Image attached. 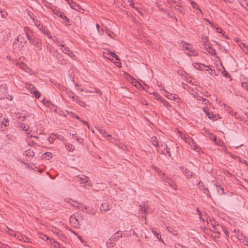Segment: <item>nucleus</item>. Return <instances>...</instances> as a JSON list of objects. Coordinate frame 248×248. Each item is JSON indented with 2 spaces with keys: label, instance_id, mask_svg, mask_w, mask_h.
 Listing matches in <instances>:
<instances>
[{
  "label": "nucleus",
  "instance_id": "nucleus-20",
  "mask_svg": "<svg viewBox=\"0 0 248 248\" xmlns=\"http://www.w3.org/2000/svg\"><path fill=\"white\" fill-rule=\"evenodd\" d=\"M43 158H45L46 160H49L50 158H52V154L50 152H46L42 155Z\"/></svg>",
  "mask_w": 248,
  "mask_h": 248
},
{
  "label": "nucleus",
  "instance_id": "nucleus-30",
  "mask_svg": "<svg viewBox=\"0 0 248 248\" xmlns=\"http://www.w3.org/2000/svg\"><path fill=\"white\" fill-rule=\"evenodd\" d=\"M106 33L111 38H113V39H114L115 37L116 36V34L114 32H113L110 31H108V30L106 31Z\"/></svg>",
  "mask_w": 248,
  "mask_h": 248
},
{
  "label": "nucleus",
  "instance_id": "nucleus-9",
  "mask_svg": "<svg viewBox=\"0 0 248 248\" xmlns=\"http://www.w3.org/2000/svg\"><path fill=\"white\" fill-rule=\"evenodd\" d=\"M77 181H80L81 183H85L88 182L89 178L85 175L78 176L75 178Z\"/></svg>",
  "mask_w": 248,
  "mask_h": 248
},
{
  "label": "nucleus",
  "instance_id": "nucleus-62",
  "mask_svg": "<svg viewBox=\"0 0 248 248\" xmlns=\"http://www.w3.org/2000/svg\"><path fill=\"white\" fill-rule=\"evenodd\" d=\"M210 138H211V139H212L213 140H217L216 137L215 135H214L213 134H211V135L210 136Z\"/></svg>",
  "mask_w": 248,
  "mask_h": 248
},
{
  "label": "nucleus",
  "instance_id": "nucleus-24",
  "mask_svg": "<svg viewBox=\"0 0 248 248\" xmlns=\"http://www.w3.org/2000/svg\"><path fill=\"white\" fill-rule=\"evenodd\" d=\"M207 116L209 119L213 120H217L218 118V115L217 116L216 115L210 112L207 113Z\"/></svg>",
  "mask_w": 248,
  "mask_h": 248
},
{
  "label": "nucleus",
  "instance_id": "nucleus-35",
  "mask_svg": "<svg viewBox=\"0 0 248 248\" xmlns=\"http://www.w3.org/2000/svg\"><path fill=\"white\" fill-rule=\"evenodd\" d=\"M57 138V136L56 135H54L53 136H49L47 140L50 143H52L53 142L54 140Z\"/></svg>",
  "mask_w": 248,
  "mask_h": 248
},
{
  "label": "nucleus",
  "instance_id": "nucleus-42",
  "mask_svg": "<svg viewBox=\"0 0 248 248\" xmlns=\"http://www.w3.org/2000/svg\"><path fill=\"white\" fill-rule=\"evenodd\" d=\"M86 213L89 214H93L94 215L95 214V211L93 210L92 208H89L88 209V210L86 211Z\"/></svg>",
  "mask_w": 248,
  "mask_h": 248
},
{
  "label": "nucleus",
  "instance_id": "nucleus-16",
  "mask_svg": "<svg viewBox=\"0 0 248 248\" xmlns=\"http://www.w3.org/2000/svg\"><path fill=\"white\" fill-rule=\"evenodd\" d=\"M167 183L169 184V185L173 188L174 190L178 189V187L175 183V182L173 180L172 178L170 179H168Z\"/></svg>",
  "mask_w": 248,
  "mask_h": 248
},
{
  "label": "nucleus",
  "instance_id": "nucleus-1",
  "mask_svg": "<svg viewBox=\"0 0 248 248\" xmlns=\"http://www.w3.org/2000/svg\"><path fill=\"white\" fill-rule=\"evenodd\" d=\"M26 38L24 34H20L14 42V49H16L17 50H20L27 42Z\"/></svg>",
  "mask_w": 248,
  "mask_h": 248
},
{
  "label": "nucleus",
  "instance_id": "nucleus-34",
  "mask_svg": "<svg viewBox=\"0 0 248 248\" xmlns=\"http://www.w3.org/2000/svg\"><path fill=\"white\" fill-rule=\"evenodd\" d=\"M208 49H209V50H208V51L211 55L214 56L216 54V51L215 49L212 48V47H211L210 46H208Z\"/></svg>",
  "mask_w": 248,
  "mask_h": 248
},
{
  "label": "nucleus",
  "instance_id": "nucleus-46",
  "mask_svg": "<svg viewBox=\"0 0 248 248\" xmlns=\"http://www.w3.org/2000/svg\"><path fill=\"white\" fill-rule=\"evenodd\" d=\"M222 229L224 232L226 234V235L229 236V232L227 231V228L225 227H222Z\"/></svg>",
  "mask_w": 248,
  "mask_h": 248
},
{
  "label": "nucleus",
  "instance_id": "nucleus-12",
  "mask_svg": "<svg viewBox=\"0 0 248 248\" xmlns=\"http://www.w3.org/2000/svg\"><path fill=\"white\" fill-rule=\"evenodd\" d=\"M215 185L217 188V193L219 195H221L224 194V188L221 186L219 183L216 182Z\"/></svg>",
  "mask_w": 248,
  "mask_h": 248
},
{
  "label": "nucleus",
  "instance_id": "nucleus-2",
  "mask_svg": "<svg viewBox=\"0 0 248 248\" xmlns=\"http://www.w3.org/2000/svg\"><path fill=\"white\" fill-rule=\"evenodd\" d=\"M70 222L73 223L75 227H78L81 224L83 220V217L80 214L77 213L72 215L70 217Z\"/></svg>",
  "mask_w": 248,
  "mask_h": 248
},
{
  "label": "nucleus",
  "instance_id": "nucleus-64",
  "mask_svg": "<svg viewBox=\"0 0 248 248\" xmlns=\"http://www.w3.org/2000/svg\"><path fill=\"white\" fill-rule=\"evenodd\" d=\"M152 166V168L154 170H156V171L157 170H158V167H156L155 166V165H152V166Z\"/></svg>",
  "mask_w": 248,
  "mask_h": 248
},
{
  "label": "nucleus",
  "instance_id": "nucleus-15",
  "mask_svg": "<svg viewBox=\"0 0 248 248\" xmlns=\"http://www.w3.org/2000/svg\"><path fill=\"white\" fill-rule=\"evenodd\" d=\"M185 50L188 51V55L190 56H197L198 55V52L195 50L192 49L191 48L187 47L185 46Z\"/></svg>",
  "mask_w": 248,
  "mask_h": 248
},
{
  "label": "nucleus",
  "instance_id": "nucleus-23",
  "mask_svg": "<svg viewBox=\"0 0 248 248\" xmlns=\"http://www.w3.org/2000/svg\"><path fill=\"white\" fill-rule=\"evenodd\" d=\"M183 136L182 135L181 137L186 142L189 143L192 146V145L191 144V141L192 142V144L194 143L193 141V140L191 138H189V137H186V136H185L184 137H183Z\"/></svg>",
  "mask_w": 248,
  "mask_h": 248
},
{
  "label": "nucleus",
  "instance_id": "nucleus-57",
  "mask_svg": "<svg viewBox=\"0 0 248 248\" xmlns=\"http://www.w3.org/2000/svg\"><path fill=\"white\" fill-rule=\"evenodd\" d=\"M216 31L219 33H222L223 32V30H222V29L219 27H217L216 28Z\"/></svg>",
  "mask_w": 248,
  "mask_h": 248
},
{
  "label": "nucleus",
  "instance_id": "nucleus-29",
  "mask_svg": "<svg viewBox=\"0 0 248 248\" xmlns=\"http://www.w3.org/2000/svg\"><path fill=\"white\" fill-rule=\"evenodd\" d=\"M245 236L240 232V231H237V233H236V237L238 240H239L241 242L243 239H244V237Z\"/></svg>",
  "mask_w": 248,
  "mask_h": 248
},
{
  "label": "nucleus",
  "instance_id": "nucleus-10",
  "mask_svg": "<svg viewBox=\"0 0 248 248\" xmlns=\"http://www.w3.org/2000/svg\"><path fill=\"white\" fill-rule=\"evenodd\" d=\"M110 206L107 202H104L101 204L100 210L101 212H107L110 210Z\"/></svg>",
  "mask_w": 248,
  "mask_h": 248
},
{
  "label": "nucleus",
  "instance_id": "nucleus-39",
  "mask_svg": "<svg viewBox=\"0 0 248 248\" xmlns=\"http://www.w3.org/2000/svg\"><path fill=\"white\" fill-rule=\"evenodd\" d=\"M43 104L47 107H50L51 105H52V104L51 103V102L48 100H44L43 101Z\"/></svg>",
  "mask_w": 248,
  "mask_h": 248
},
{
  "label": "nucleus",
  "instance_id": "nucleus-49",
  "mask_svg": "<svg viewBox=\"0 0 248 248\" xmlns=\"http://www.w3.org/2000/svg\"><path fill=\"white\" fill-rule=\"evenodd\" d=\"M201 100H202V102H203L204 104H207L209 102V101L207 99H206L205 98H203V97L202 96L201 98Z\"/></svg>",
  "mask_w": 248,
  "mask_h": 248
},
{
  "label": "nucleus",
  "instance_id": "nucleus-58",
  "mask_svg": "<svg viewBox=\"0 0 248 248\" xmlns=\"http://www.w3.org/2000/svg\"><path fill=\"white\" fill-rule=\"evenodd\" d=\"M154 232V234L155 235H156V236L157 238L158 239H159V238H161V235H160L159 234H158L157 232Z\"/></svg>",
  "mask_w": 248,
  "mask_h": 248
},
{
  "label": "nucleus",
  "instance_id": "nucleus-61",
  "mask_svg": "<svg viewBox=\"0 0 248 248\" xmlns=\"http://www.w3.org/2000/svg\"><path fill=\"white\" fill-rule=\"evenodd\" d=\"M202 38L203 40V43H206L207 41V38L205 36H202Z\"/></svg>",
  "mask_w": 248,
  "mask_h": 248
},
{
  "label": "nucleus",
  "instance_id": "nucleus-7",
  "mask_svg": "<svg viewBox=\"0 0 248 248\" xmlns=\"http://www.w3.org/2000/svg\"><path fill=\"white\" fill-rule=\"evenodd\" d=\"M192 65L195 68L200 71L203 70V69H205L204 70L206 71L211 69L210 66L204 65L201 63L194 62Z\"/></svg>",
  "mask_w": 248,
  "mask_h": 248
},
{
  "label": "nucleus",
  "instance_id": "nucleus-47",
  "mask_svg": "<svg viewBox=\"0 0 248 248\" xmlns=\"http://www.w3.org/2000/svg\"><path fill=\"white\" fill-rule=\"evenodd\" d=\"M96 28H97L98 33L101 35L102 34V33L103 32V29L102 30V31L100 30V26L98 24H96Z\"/></svg>",
  "mask_w": 248,
  "mask_h": 248
},
{
  "label": "nucleus",
  "instance_id": "nucleus-26",
  "mask_svg": "<svg viewBox=\"0 0 248 248\" xmlns=\"http://www.w3.org/2000/svg\"><path fill=\"white\" fill-rule=\"evenodd\" d=\"M25 155L27 156L32 157L34 155V153L32 150H28L25 152Z\"/></svg>",
  "mask_w": 248,
  "mask_h": 248
},
{
  "label": "nucleus",
  "instance_id": "nucleus-44",
  "mask_svg": "<svg viewBox=\"0 0 248 248\" xmlns=\"http://www.w3.org/2000/svg\"><path fill=\"white\" fill-rule=\"evenodd\" d=\"M21 127L22 128V129L23 130L26 131H27L28 130V128H29V126H26L24 124H21Z\"/></svg>",
  "mask_w": 248,
  "mask_h": 248
},
{
  "label": "nucleus",
  "instance_id": "nucleus-5",
  "mask_svg": "<svg viewBox=\"0 0 248 248\" xmlns=\"http://www.w3.org/2000/svg\"><path fill=\"white\" fill-rule=\"evenodd\" d=\"M53 12L57 16H58L59 17H61L62 19L63 20L64 23L65 24V25L67 26L71 25V24L70 23L69 19L68 17H67L62 12H60L56 9H54L53 10Z\"/></svg>",
  "mask_w": 248,
  "mask_h": 248
},
{
  "label": "nucleus",
  "instance_id": "nucleus-53",
  "mask_svg": "<svg viewBox=\"0 0 248 248\" xmlns=\"http://www.w3.org/2000/svg\"><path fill=\"white\" fill-rule=\"evenodd\" d=\"M165 148L166 149L167 153L168 154L169 156H171V154L170 151V148H168L167 145L166 144H165Z\"/></svg>",
  "mask_w": 248,
  "mask_h": 248
},
{
  "label": "nucleus",
  "instance_id": "nucleus-55",
  "mask_svg": "<svg viewBox=\"0 0 248 248\" xmlns=\"http://www.w3.org/2000/svg\"><path fill=\"white\" fill-rule=\"evenodd\" d=\"M28 15L29 16L30 18L32 19V20H33V18H35V16H33V14H32L30 12H28Z\"/></svg>",
  "mask_w": 248,
  "mask_h": 248
},
{
  "label": "nucleus",
  "instance_id": "nucleus-4",
  "mask_svg": "<svg viewBox=\"0 0 248 248\" xmlns=\"http://www.w3.org/2000/svg\"><path fill=\"white\" fill-rule=\"evenodd\" d=\"M122 233L121 231H118L115 233H114L111 238L109 239V245H108L107 243V246L108 248H112L113 247V244L114 242L116 241L119 238H120L122 236Z\"/></svg>",
  "mask_w": 248,
  "mask_h": 248
},
{
  "label": "nucleus",
  "instance_id": "nucleus-11",
  "mask_svg": "<svg viewBox=\"0 0 248 248\" xmlns=\"http://www.w3.org/2000/svg\"><path fill=\"white\" fill-rule=\"evenodd\" d=\"M2 89H4V91H6L5 87L1 86L0 87V99L6 98L10 100H12L13 99L12 96H10L9 95H8V96H7L6 94H1V93L2 92Z\"/></svg>",
  "mask_w": 248,
  "mask_h": 248
},
{
  "label": "nucleus",
  "instance_id": "nucleus-36",
  "mask_svg": "<svg viewBox=\"0 0 248 248\" xmlns=\"http://www.w3.org/2000/svg\"><path fill=\"white\" fill-rule=\"evenodd\" d=\"M62 51L64 52L66 54H67L68 52H69L70 49L68 47H67L65 45L64 46H62Z\"/></svg>",
  "mask_w": 248,
  "mask_h": 248
},
{
  "label": "nucleus",
  "instance_id": "nucleus-33",
  "mask_svg": "<svg viewBox=\"0 0 248 248\" xmlns=\"http://www.w3.org/2000/svg\"><path fill=\"white\" fill-rule=\"evenodd\" d=\"M65 148L68 151L70 152L73 151L75 149L74 146L72 144H66Z\"/></svg>",
  "mask_w": 248,
  "mask_h": 248
},
{
  "label": "nucleus",
  "instance_id": "nucleus-14",
  "mask_svg": "<svg viewBox=\"0 0 248 248\" xmlns=\"http://www.w3.org/2000/svg\"><path fill=\"white\" fill-rule=\"evenodd\" d=\"M201 183V181H200L198 183V184H197V185L198 186H200V187H201L203 190H206V191H207V193H206V192H205V191H204V193H205L207 196L210 197L209 190L207 188H206L205 186V185H204L203 184V183H202L201 185H200Z\"/></svg>",
  "mask_w": 248,
  "mask_h": 248
},
{
  "label": "nucleus",
  "instance_id": "nucleus-48",
  "mask_svg": "<svg viewBox=\"0 0 248 248\" xmlns=\"http://www.w3.org/2000/svg\"><path fill=\"white\" fill-rule=\"evenodd\" d=\"M33 86H34L31 84L26 83V88L27 89H28L29 90H30V89H31V88H33Z\"/></svg>",
  "mask_w": 248,
  "mask_h": 248
},
{
  "label": "nucleus",
  "instance_id": "nucleus-18",
  "mask_svg": "<svg viewBox=\"0 0 248 248\" xmlns=\"http://www.w3.org/2000/svg\"><path fill=\"white\" fill-rule=\"evenodd\" d=\"M52 53L53 56L55 57L58 60L60 61L62 60V56L58 53L57 50H53Z\"/></svg>",
  "mask_w": 248,
  "mask_h": 248
},
{
  "label": "nucleus",
  "instance_id": "nucleus-38",
  "mask_svg": "<svg viewBox=\"0 0 248 248\" xmlns=\"http://www.w3.org/2000/svg\"><path fill=\"white\" fill-rule=\"evenodd\" d=\"M31 93L33 94L37 98H39L41 96L40 93L36 90V89Z\"/></svg>",
  "mask_w": 248,
  "mask_h": 248
},
{
  "label": "nucleus",
  "instance_id": "nucleus-31",
  "mask_svg": "<svg viewBox=\"0 0 248 248\" xmlns=\"http://www.w3.org/2000/svg\"><path fill=\"white\" fill-rule=\"evenodd\" d=\"M227 111L230 114H231L232 115H235V117L237 118V113L236 112H234V110H233V109L232 108H231L230 107H229L227 109Z\"/></svg>",
  "mask_w": 248,
  "mask_h": 248
},
{
  "label": "nucleus",
  "instance_id": "nucleus-59",
  "mask_svg": "<svg viewBox=\"0 0 248 248\" xmlns=\"http://www.w3.org/2000/svg\"><path fill=\"white\" fill-rule=\"evenodd\" d=\"M161 179L167 183L168 179H170L171 178L168 177V176H166L165 177L163 178V177H161Z\"/></svg>",
  "mask_w": 248,
  "mask_h": 248
},
{
  "label": "nucleus",
  "instance_id": "nucleus-32",
  "mask_svg": "<svg viewBox=\"0 0 248 248\" xmlns=\"http://www.w3.org/2000/svg\"><path fill=\"white\" fill-rule=\"evenodd\" d=\"M38 29L42 31L44 34L45 33L46 31H47L46 28L42 24L40 25V26L38 28Z\"/></svg>",
  "mask_w": 248,
  "mask_h": 248
},
{
  "label": "nucleus",
  "instance_id": "nucleus-8",
  "mask_svg": "<svg viewBox=\"0 0 248 248\" xmlns=\"http://www.w3.org/2000/svg\"><path fill=\"white\" fill-rule=\"evenodd\" d=\"M165 96L168 99H173L177 102H179L180 100L179 95L176 94H172L167 92L165 94Z\"/></svg>",
  "mask_w": 248,
  "mask_h": 248
},
{
  "label": "nucleus",
  "instance_id": "nucleus-21",
  "mask_svg": "<svg viewBox=\"0 0 248 248\" xmlns=\"http://www.w3.org/2000/svg\"><path fill=\"white\" fill-rule=\"evenodd\" d=\"M190 2L193 9L198 10L200 12V13L202 14V11L201 10V9L200 8H199L198 5L197 4V3L196 2H194L192 0H190Z\"/></svg>",
  "mask_w": 248,
  "mask_h": 248
},
{
  "label": "nucleus",
  "instance_id": "nucleus-52",
  "mask_svg": "<svg viewBox=\"0 0 248 248\" xmlns=\"http://www.w3.org/2000/svg\"><path fill=\"white\" fill-rule=\"evenodd\" d=\"M44 34H46L49 39H51L52 36L51 35V33L50 31L47 30V31H46Z\"/></svg>",
  "mask_w": 248,
  "mask_h": 248
},
{
  "label": "nucleus",
  "instance_id": "nucleus-41",
  "mask_svg": "<svg viewBox=\"0 0 248 248\" xmlns=\"http://www.w3.org/2000/svg\"><path fill=\"white\" fill-rule=\"evenodd\" d=\"M40 237L45 241H47L49 239V238L47 235L44 234H41Z\"/></svg>",
  "mask_w": 248,
  "mask_h": 248
},
{
  "label": "nucleus",
  "instance_id": "nucleus-25",
  "mask_svg": "<svg viewBox=\"0 0 248 248\" xmlns=\"http://www.w3.org/2000/svg\"><path fill=\"white\" fill-rule=\"evenodd\" d=\"M115 145H116L118 147H119L120 148L124 150H126L127 149V147L123 144L122 143H121L120 141L118 140L117 142H116Z\"/></svg>",
  "mask_w": 248,
  "mask_h": 248
},
{
  "label": "nucleus",
  "instance_id": "nucleus-43",
  "mask_svg": "<svg viewBox=\"0 0 248 248\" xmlns=\"http://www.w3.org/2000/svg\"><path fill=\"white\" fill-rule=\"evenodd\" d=\"M242 242L244 243L245 245L248 246V240L246 236L244 237V239L242 241Z\"/></svg>",
  "mask_w": 248,
  "mask_h": 248
},
{
  "label": "nucleus",
  "instance_id": "nucleus-19",
  "mask_svg": "<svg viewBox=\"0 0 248 248\" xmlns=\"http://www.w3.org/2000/svg\"><path fill=\"white\" fill-rule=\"evenodd\" d=\"M19 68L27 72H28V70L29 69V67L27 66V65L23 62L19 63Z\"/></svg>",
  "mask_w": 248,
  "mask_h": 248
},
{
  "label": "nucleus",
  "instance_id": "nucleus-22",
  "mask_svg": "<svg viewBox=\"0 0 248 248\" xmlns=\"http://www.w3.org/2000/svg\"><path fill=\"white\" fill-rule=\"evenodd\" d=\"M98 130L99 132V133L101 134H102L103 135V136L105 138H106V137L109 138V137H111V135L108 134L107 133V132L105 130H104L103 129L98 128Z\"/></svg>",
  "mask_w": 248,
  "mask_h": 248
},
{
  "label": "nucleus",
  "instance_id": "nucleus-45",
  "mask_svg": "<svg viewBox=\"0 0 248 248\" xmlns=\"http://www.w3.org/2000/svg\"><path fill=\"white\" fill-rule=\"evenodd\" d=\"M109 138H111V140L108 139V140H109L113 143L115 144L116 142H117L118 141V140H117L116 139L112 137L111 136V137H109Z\"/></svg>",
  "mask_w": 248,
  "mask_h": 248
},
{
  "label": "nucleus",
  "instance_id": "nucleus-17",
  "mask_svg": "<svg viewBox=\"0 0 248 248\" xmlns=\"http://www.w3.org/2000/svg\"><path fill=\"white\" fill-rule=\"evenodd\" d=\"M24 31L25 32V36H26V37L28 38L31 36L32 34L30 28L28 27H25L24 28Z\"/></svg>",
  "mask_w": 248,
  "mask_h": 248
},
{
  "label": "nucleus",
  "instance_id": "nucleus-51",
  "mask_svg": "<svg viewBox=\"0 0 248 248\" xmlns=\"http://www.w3.org/2000/svg\"><path fill=\"white\" fill-rule=\"evenodd\" d=\"M51 245L55 248H57L60 245V244L58 242H56L55 240H53V243L51 244Z\"/></svg>",
  "mask_w": 248,
  "mask_h": 248
},
{
  "label": "nucleus",
  "instance_id": "nucleus-37",
  "mask_svg": "<svg viewBox=\"0 0 248 248\" xmlns=\"http://www.w3.org/2000/svg\"><path fill=\"white\" fill-rule=\"evenodd\" d=\"M191 94L198 100H201V96L199 95L198 93L193 92L191 93Z\"/></svg>",
  "mask_w": 248,
  "mask_h": 248
},
{
  "label": "nucleus",
  "instance_id": "nucleus-3",
  "mask_svg": "<svg viewBox=\"0 0 248 248\" xmlns=\"http://www.w3.org/2000/svg\"><path fill=\"white\" fill-rule=\"evenodd\" d=\"M30 43L35 46L38 50H41L42 49V44L40 42V40L38 38L35 37L33 35H32L29 38H28Z\"/></svg>",
  "mask_w": 248,
  "mask_h": 248
},
{
  "label": "nucleus",
  "instance_id": "nucleus-6",
  "mask_svg": "<svg viewBox=\"0 0 248 248\" xmlns=\"http://www.w3.org/2000/svg\"><path fill=\"white\" fill-rule=\"evenodd\" d=\"M180 169L187 178L190 179L192 176H194V178H196L194 176L195 175L194 173L190 171L187 168L181 166Z\"/></svg>",
  "mask_w": 248,
  "mask_h": 248
},
{
  "label": "nucleus",
  "instance_id": "nucleus-60",
  "mask_svg": "<svg viewBox=\"0 0 248 248\" xmlns=\"http://www.w3.org/2000/svg\"><path fill=\"white\" fill-rule=\"evenodd\" d=\"M203 111L204 112V113L206 114V115H207V113L208 112H210L209 111H208V109L206 107H204L203 108Z\"/></svg>",
  "mask_w": 248,
  "mask_h": 248
},
{
  "label": "nucleus",
  "instance_id": "nucleus-40",
  "mask_svg": "<svg viewBox=\"0 0 248 248\" xmlns=\"http://www.w3.org/2000/svg\"><path fill=\"white\" fill-rule=\"evenodd\" d=\"M77 207H78V208H81L83 211H84L85 210L87 211L88 209H89L90 208V207L89 206H85L84 205H83V206L82 205H80V206L78 205L77 206Z\"/></svg>",
  "mask_w": 248,
  "mask_h": 248
},
{
  "label": "nucleus",
  "instance_id": "nucleus-50",
  "mask_svg": "<svg viewBox=\"0 0 248 248\" xmlns=\"http://www.w3.org/2000/svg\"><path fill=\"white\" fill-rule=\"evenodd\" d=\"M222 73L223 75L224 76H225L226 78H228V77H230V75L228 73V72L225 70H224L223 71H222Z\"/></svg>",
  "mask_w": 248,
  "mask_h": 248
},
{
  "label": "nucleus",
  "instance_id": "nucleus-27",
  "mask_svg": "<svg viewBox=\"0 0 248 248\" xmlns=\"http://www.w3.org/2000/svg\"><path fill=\"white\" fill-rule=\"evenodd\" d=\"M152 142L153 144L155 146L158 147L159 146V142L158 140H157V138L156 137H153L152 138Z\"/></svg>",
  "mask_w": 248,
  "mask_h": 248
},
{
  "label": "nucleus",
  "instance_id": "nucleus-56",
  "mask_svg": "<svg viewBox=\"0 0 248 248\" xmlns=\"http://www.w3.org/2000/svg\"><path fill=\"white\" fill-rule=\"evenodd\" d=\"M81 122L85 125H87L88 128L89 129H90V125H89V123L87 122V121H84V120H81Z\"/></svg>",
  "mask_w": 248,
  "mask_h": 248
},
{
  "label": "nucleus",
  "instance_id": "nucleus-54",
  "mask_svg": "<svg viewBox=\"0 0 248 248\" xmlns=\"http://www.w3.org/2000/svg\"><path fill=\"white\" fill-rule=\"evenodd\" d=\"M159 175H164V173L162 172L160 169L158 168L156 170Z\"/></svg>",
  "mask_w": 248,
  "mask_h": 248
},
{
  "label": "nucleus",
  "instance_id": "nucleus-63",
  "mask_svg": "<svg viewBox=\"0 0 248 248\" xmlns=\"http://www.w3.org/2000/svg\"><path fill=\"white\" fill-rule=\"evenodd\" d=\"M239 3L241 4V5H242V6H244L245 5H246L247 6H248V2H246V3H242L241 1H239Z\"/></svg>",
  "mask_w": 248,
  "mask_h": 248
},
{
  "label": "nucleus",
  "instance_id": "nucleus-13",
  "mask_svg": "<svg viewBox=\"0 0 248 248\" xmlns=\"http://www.w3.org/2000/svg\"><path fill=\"white\" fill-rule=\"evenodd\" d=\"M147 208L145 207V204L143 206L140 205V210L143 212V213L141 215L142 218H144V219H146V213L147 212Z\"/></svg>",
  "mask_w": 248,
  "mask_h": 248
},
{
  "label": "nucleus",
  "instance_id": "nucleus-28",
  "mask_svg": "<svg viewBox=\"0 0 248 248\" xmlns=\"http://www.w3.org/2000/svg\"><path fill=\"white\" fill-rule=\"evenodd\" d=\"M32 21L34 22V25L38 28L39 26L42 24L39 20L38 19L33 18Z\"/></svg>",
  "mask_w": 248,
  "mask_h": 248
}]
</instances>
